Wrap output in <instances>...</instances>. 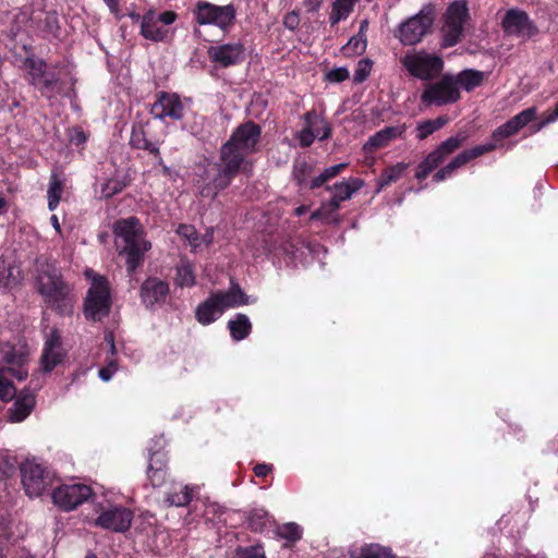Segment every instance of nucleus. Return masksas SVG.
Segmentation results:
<instances>
[{
  "label": "nucleus",
  "mask_w": 558,
  "mask_h": 558,
  "mask_svg": "<svg viewBox=\"0 0 558 558\" xmlns=\"http://www.w3.org/2000/svg\"><path fill=\"white\" fill-rule=\"evenodd\" d=\"M130 144L133 148L147 150L154 155L159 154V148L146 138L143 126H134L132 129Z\"/></svg>",
  "instance_id": "31"
},
{
  "label": "nucleus",
  "mask_w": 558,
  "mask_h": 558,
  "mask_svg": "<svg viewBox=\"0 0 558 558\" xmlns=\"http://www.w3.org/2000/svg\"><path fill=\"white\" fill-rule=\"evenodd\" d=\"M248 303L250 298L236 282L231 281V287L228 291L213 293L196 307L195 318L202 325H209L218 319L226 308Z\"/></svg>",
  "instance_id": "4"
},
{
  "label": "nucleus",
  "mask_w": 558,
  "mask_h": 558,
  "mask_svg": "<svg viewBox=\"0 0 558 558\" xmlns=\"http://www.w3.org/2000/svg\"><path fill=\"white\" fill-rule=\"evenodd\" d=\"M315 132L319 141H325L331 135V126L325 119H319V124Z\"/></svg>",
  "instance_id": "55"
},
{
  "label": "nucleus",
  "mask_w": 558,
  "mask_h": 558,
  "mask_svg": "<svg viewBox=\"0 0 558 558\" xmlns=\"http://www.w3.org/2000/svg\"><path fill=\"white\" fill-rule=\"evenodd\" d=\"M228 328L233 340L241 341L250 335L252 324L246 315L238 314L234 319L229 320Z\"/></svg>",
  "instance_id": "30"
},
{
  "label": "nucleus",
  "mask_w": 558,
  "mask_h": 558,
  "mask_svg": "<svg viewBox=\"0 0 558 558\" xmlns=\"http://www.w3.org/2000/svg\"><path fill=\"white\" fill-rule=\"evenodd\" d=\"M92 495V488L84 484L63 485L52 493V500L65 511L75 509Z\"/></svg>",
  "instance_id": "17"
},
{
  "label": "nucleus",
  "mask_w": 558,
  "mask_h": 558,
  "mask_svg": "<svg viewBox=\"0 0 558 558\" xmlns=\"http://www.w3.org/2000/svg\"><path fill=\"white\" fill-rule=\"evenodd\" d=\"M112 305L109 282L104 276H95L84 300V315L87 320L101 322Z\"/></svg>",
  "instance_id": "7"
},
{
  "label": "nucleus",
  "mask_w": 558,
  "mask_h": 558,
  "mask_svg": "<svg viewBox=\"0 0 558 558\" xmlns=\"http://www.w3.org/2000/svg\"><path fill=\"white\" fill-rule=\"evenodd\" d=\"M349 77V71L345 68H337L326 74V78L332 83H341Z\"/></svg>",
  "instance_id": "51"
},
{
  "label": "nucleus",
  "mask_w": 558,
  "mask_h": 558,
  "mask_svg": "<svg viewBox=\"0 0 558 558\" xmlns=\"http://www.w3.org/2000/svg\"><path fill=\"white\" fill-rule=\"evenodd\" d=\"M502 27L509 35L532 36L536 33V27L530 21L524 11L509 10L504 20Z\"/></svg>",
  "instance_id": "21"
},
{
  "label": "nucleus",
  "mask_w": 558,
  "mask_h": 558,
  "mask_svg": "<svg viewBox=\"0 0 558 558\" xmlns=\"http://www.w3.org/2000/svg\"><path fill=\"white\" fill-rule=\"evenodd\" d=\"M195 14L198 24H214L226 32L233 24L235 9L232 4L219 7L209 2L199 1L196 4Z\"/></svg>",
  "instance_id": "11"
},
{
  "label": "nucleus",
  "mask_w": 558,
  "mask_h": 558,
  "mask_svg": "<svg viewBox=\"0 0 558 558\" xmlns=\"http://www.w3.org/2000/svg\"><path fill=\"white\" fill-rule=\"evenodd\" d=\"M153 461L155 466H160V461H163V456L161 453L155 452L150 457V462Z\"/></svg>",
  "instance_id": "64"
},
{
  "label": "nucleus",
  "mask_w": 558,
  "mask_h": 558,
  "mask_svg": "<svg viewBox=\"0 0 558 558\" xmlns=\"http://www.w3.org/2000/svg\"><path fill=\"white\" fill-rule=\"evenodd\" d=\"M1 361L5 364L0 366L1 372L22 381L27 378L28 372L24 365L27 362V352L23 349H16L10 344H3L0 349Z\"/></svg>",
  "instance_id": "18"
},
{
  "label": "nucleus",
  "mask_w": 558,
  "mask_h": 558,
  "mask_svg": "<svg viewBox=\"0 0 558 558\" xmlns=\"http://www.w3.org/2000/svg\"><path fill=\"white\" fill-rule=\"evenodd\" d=\"M356 1L357 0H335L332 8L340 13H343L345 16H349Z\"/></svg>",
  "instance_id": "53"
},
{
  "label": "nucleus",
  "mask_w": 558,
  "mask_h": 558,
  "mask_svg": "<svg viewBox=\"0 0 558 558\" xmlns=\"http://www.w3.org/2000/svg\"><path fill=\"white\" fill-rule=\"evenodd\" d=\"M14 281L11 265L0 259V289L10 287Z\"/></svg>",
  "instance_id": "48"
},
{
  "label": "nucleus",
  "mask_w": 558,
  "mask_h": 558,
  "mask_svg": "<svg viewBox=\"0 0 558 558\" xmlns=\"http://www.w3.org/2000/svg\"><path fill=\"white\" fill-rule=\"evenodd\" d=\"M16 470V461L7 453L0 452V478L12 476Z\"/></svg>",
  "instance_id": "43"
},
{
  "label": "nucleus",
  "mask_w": 558,
  "mask_h": 558,
  "mask_svg": "<svg viewBox=\"0 0 558 558\" xmlns=\"http://www.w3.org/2000/svg\"><path fill=\"white\" fill-rule=\"evenodd\" d=\"M220 162L208 163L199 179V193L203 197L215 198L219 191L227 189L233 178L244 170L239 163L220 153Z\"/></svg>",
  "instance_id": "5"
},
{
  "label": "nucleus",
  "mask_w": 558,
  "mask_h": 558,
  "mask_svg": "<svg viewBox=\"0 0 558 558\" xmlns=\"http://www.w3.org/2000/svg\"><path fill=\"white\" fill-rule=\"evenodd\" d=\"M364 181L360 178H350L348 181L335 184L327 190H333V196L329 202L323 203L322 206L311 215V219H328L329 216L339 209L340 203L350 199L353 193L361 190Z\"/></svg>",
  "instance_id": "10"
},
{
  "label": "nucleus",
  "mask_w": 558,
  "mask_h": 558,
  "mask_svg": "<svg viewBox=\"0 0 558 558\" xmlns=\"http://www.w3.org/2000/svg\"><path fill=\"white\" fill-rule=\"evenodd\" d=\"M36 288L53 311L61 315L72 312L74 303L72 290L52 265L47 264L40 269L36 278Z\"/></svg>",
  "instance_id": "1"
},
{
  "label": "nucleus",
  "mask_w": 558,
  "mask_h": 558,
  "mask_svg": "<svg viewBox=\"0 0 558 558\" xmlns=\"http://www.w3.org/2000/svg\"><path fill=\"white\" fill-rule=\"evenodd\" d=\"M447 177H449L447 174V172L444 170V168L439 169L435 174H434V181L436 182H440L442 180H445Z\"/></svg>",
  "instance_id": "63"
},
{
  "label": "nucleus",
  "mask_w": 558,
  "mask_h": 558,
  "mask_svg": "<svg viewBox=\"0 0 558 558\" xmlns=\"http://www.w3.org/2000/svg\"><path fill=\"white\" fill-rule=\"evenodd\" d=\"M22 484L29 497H38L51 484L48 471L34 461H26L21 464Z\"/></svg>",
  "instance_id": "14"
},
{
  "label": "nucleus",
  "mask_w": 558,
  "mask_h": 558,
  "mask_svg": "<svg viewBox=\"0 0 558 558\" xmlns=\"http://www.w3.org/2000/svg\"><path fill=\"white\" fill-rule=\"evenodd\" d=\"M434 21V5L425 4L418 13L399 24L395 36L404 46L416 45L430 32Z\"/></svg>",
  "instance_id": "6"
},
{
  "label": "nucleus",
  "mask_w": 558,
  "mask_h": 558,
  "mask_svg": "<svg viewBox=\"0 0 558 558\" xmlns=\"http://www.w3.org/2000/svg\"><path fill=\"white\" fill-rule=\"evenodd\" d=\"M448 121L449 119L447 116H440L434 120H425L420 122L416 126V137L420 141L427 138L430 134L444 128Z\"/></svg>",
  "instance_id": "32"
},
{
  "label": "nucleus",
  "mask_w": 558,
  "mask_h": 558,
  "mask_svg": "<svg viewBox=\"0 0 558 558\" xmlns=\"http://www.w3.org/2000/svg\"><path fill=\"white\" fill-rule=\"evenodd\" d=\"M319 119L323 118L317 116V113L314 110L307 111L304 114L305 128L316 129L319 124Z\"/></svg>",
  "instance_id": "57"
},
{
  "label": "nucleus",
  "mask_w": 558,
  "mask_h": 558,
  "mask_svg": "<svg viewBox=\"0 0 558 558\" xmlns=\"http://www.w3.org/2000/svg\"><path fill=\"white\" fill-rule=\"evenodd\" d=\"M175 19H177L175 12L165 11L156 17V21H158L159 24L161 23L163 25H170L175 21Z\"/></svg>",
  "instance_id": "58"
},
{
  "label": "nucleus",
  "mask_w": 558,
  "mask_h": 558,
  "mask_svg": "<svg viewBox=\"0 0 558 558\" xmlns=\"http://www.w3.org/2000/svg\"><path fill=\"white\" fill-rule=\"evenodd\" d=\"M192 500V490L185 486L180 493L168 494L165 501L168 506L185 507Z\"/></svg>",
  "instance_id": "40"
},
{
  "label": "nucleus",
  "mask_w": 558,
  "mask_h": 558,
  "mask_svg": "<svg viewBox=\"0 0 558 558\" xmlns=\"http://www.w3.org/2000/svg\"><path fill=\"white\" fill-rule=\"evenodd\" d=\"M207 56L218 68H230L240 64L245 58V49L241 43L213 45L207 48Z\"/></svg>",
  "instance_id": "15"
},
{
  "label": "nucleus",
  "mask_w": 558,
  "mask_h": 558,
  "mask_svg": "<svg viewBox=\"0 0 558 558\" xmlns=\"http://www.w3.org/2000/svg\"><path fill=\"white\" fill-rule=\"evenodd\" d=\"M62 194V182L58 179L57 174L51 175L48 189V208L53 210L57 208Z\"/></svg>",
  "instance_id": "35"
},
{
  "label": "nucleus",
  "mask_w": 558,
  "mask_h": 558,
  "mask_svg": "<svg viewBox=\"0 0 558 558\" xmlns=\"http://www.w3.org/2000/svg\"><path fill=\"white\" fill-rule=\"evenodd\" d=\"M348 16H345L343 13H340L339 11L335 10L332 8L331 10V13H330V16H329V21H330V24L331 26H335L336 24H338L341 20H344L347 19Z\"/></svg>",
  "instance_id": "60"
},
{
  "label": "nucleus",
  "mask_w": 558,
  "mask_h": 558,
  "mask_svg": "<svg viewBox=\"0 0 558 558\" xmlns=\"http://www.w3.org/2000/svg\"><path fill=\"white\" fill-rule=\"evenodd\" d=\"M177 282L181 287L194 284V275L190 266H183L178 269Z\"/></svg>",
  "instance_id": "50"
},
{
  "label": "nucleus",
  "mask_w": 558,
  "mask_h": 558,
  "mask_svg": "<svg viewBox=\"0 0 558 558\" xmlns=\"http://www.w3.org/2000/svg\"><path fill=\"white\" fill-rule=\"evenodd\" d=\"M141 34L146 39L162 41L168 35V29L165 26H161L158 21H156L154 13H148L143 17Z\"/></svg>",
  "instance_id": "28"
},
{
  "label": "nucleus",
  "mask_w": 558,
  "mask_h": 558,
  "mask_svg": "<svg viewBox=\"0 0 558 558\" xmlns=\"http://www.w3.org/2000/svg\"><path fill=\"white\" fill-rule=\"evenodd\" d=\"M535 116H536V110H535V108L531 107V108H527V109L521 111L520 113H518L517 116H514L511 119H512V123H514L520 131L527 123L533 121L535 119Z\"/></svg>",
  "instance_id": "47"
},
{
  "label": "nucleus",
  "mask_w": 558,
  "mask_h": 558,
  "mask_svg": "<svg viewBox=\"0 0 558 558\" xmlns=\"http://www.w3.org/2000/svg\"><path fill=\"white\" fill-rule=\"evenodd\" d=\"M300 24V16L298 11H291L286 14L283 25L291 31H294Z\"/></svg>",
  "instance_id": "56"
},
{
  "label": "nucleus",
  "mask_w": 558,
  "mask_h": 558,
  "mask_svg": "<svg viewBox=\"0 0 558 558\" xmlns=\"http://www.w3.org/2000/svg\"><path fill=\"white\" fill-rule=\"evenodd\" d=\"M484 81V73L473 69H465L454 76L456 86L460 85L470 92L480 86Z\"/></svg>",
  "instance_id": "29"
},
{
  "label": "nucleus",
  "mask_w": 558,
  "mask_h": 558,
  "mask_svg": "<svg viewBox=\"0 0 558 558\" xmlns=\"http://www.w3.org/2000/svg\"><path fill=\"white\" fill-rule=\"evenodd\" d=\"M65 350L62 347L61 335L53 328L46 338L45 347L40 357L41 371L50 373L65 357Z\"/></svg>",
  "instance_id": "19"
},
{
  "label": "nucleus",
  "mask_w": 558,
  "mask_h": 558,
  "mask_svg": "<svg viewBox=\"0 0 558 558\" xmlns=\"http://www.w3.org/2000/svg\"><path fill=\"white\" fill-rule=\"evenodd\" d=\"M24 64L27 69L26 80L28 84L38 89L43 97L48 100H52L57 96L72 98L74 89L65 90L64 82L54 71L49 70L46 61L35 57H27Z\"/></svg>",
  "instance_id": "2"
},
{
  "label": "nucleus",
  "mask_w": 558,
  "mask_h": 558,
  "mask_svg": "<svg viewBox=\"0 0 558 558\" xmlns=\"http://www.w3.org/2000/svg\"><path fill=\"white\" fill-rule=\"evenodd\" d=\"M347 167V163H338L326 168L319 175L315 177L311 183L310 189L314 190L322 186L324 183L335 178L342 169Z\"/></svg>",
  "instance_id": "34"
},
{
  "label": "nucleus",
  "mask_w": 558,
  "mask_h": 558,
  "mask_svg": "<svg viewBox=\"0 0 558 558\" xmlns=\"http://www.w3.org/2000/svg\"><path fill=\"white\" fill-rule=\"evenodd\" d=\"M126 186V184L119 180H110L106 184H104L101 189V194L106 198H110L116 194L122 192V190Z\"/></svg>",
  "instance_id": "49"
},
{
  "label": "nucleus",
  "mask_w": 558,
  "mask_h": 558,
  "mask_svg": "<svg viewBox=\"0 0 558 558\" xmlns=\"http://www.w3.org/2000/svg\"><path fill=\"white\" fill-rule=\"evenodd\" d=\"M150 113L160 120L168 117L180 120L183 118V105L177 94L161 92L158 99L151 106Z\"/></svg>",
  "instance_id": "20"
},
{
  "label": "nucleus",
  "mask_w": 558,
  "mask_h": 558,
  "mask_svg": "<svg viewBox=\"0 0 558 558\" xmlns=\"http://www.w3.org/2000/svg\"><path fill=\"white\" fill-rule=\"evenodd\" d=\"M179 234L185 236L191 244L198 245V236L195 229L192 226L181 225L178 230Z\"/></svg>",
  "instance_id": "54"
},
{
  "label": "nucleus",
  "mask_w": 558,
  "mask_h": 558,
  "mask_svg": "<svg viewBox=\"0 0 558 558\" xmlns=\"http://www.w3.org/2000/svg\"><path fill=\"white\" fill-rule=\"evenodd\" d=\"M316 136V132H315V129H308V128H304L300 133H299V141H300V145L302 147H308L313 144L314 140H315Z\"/></svg>",
  "instance_id": "52"
},
{
  "label": "nucleus",
  "mask_w": 558,
  "mask_h": 558,
  "mask_svg": "<svg viewBox=\"0 0 558 558\" xmlns=\"http://www.w3.org/2000/svg\"><path fill=\"white\" fill-rule=\"evenodd\" d=\"M404 131V124L387 126L372 135L364 144L363 149L365 153H374L379 148L386 147L392 140L401 137Z\"/></svg>",
  "instance_id": "25"
},
{
  "label": "nucleus",
  "mask_w": 558,
  "mask_h": 558,
  "mask_svg": "<svg viewBox=\"0 0 558 558\" xmlns=\"http://www.w3.org/2000/svg\"><path fill=\"white\" fill-rule=\"evenodd\" d=\"M314 167L306 160H298L293 167V177L300 186H303L310 175L313 173Z\"/></svg>",
  "instance_id": "38"
},
{
  "label": "nucleus",
  "mask_w": 558,
  "mask_h": 558,
  "mask_svg": "<svg viewBox=\"0 0 558 558\" xmlns=\"http://www.w3.org/2000/svg\"><path fill=\"white\" fill-rule=\"evenodd\" d=\"M367 40L365 35L353 36L342 48L345 56H360L366 50Z\"/></svg>",
  "instance_id": "37"
},
{
  "label": "nucleus",
  "mask_w": 558,
  "mask_h": 558,
  "mask_svg": "<svg viewBox=\"0 0 558 558\" xmlns=\"http://www.w3.org/2000/svg\"><path fill=\"white\" fill-rule=\"evenodd\" d=\"M165 466V461H160V466H155L153 461L149 462L147 476L153 487H160L166 482Z\"/></svg>",
  "instance_id": "39"
},
{
  "label": "nucleus",
  "mask_w": 558,
  "mask_h": 558,
  "mask_svg": "<svg viewBox=\"0 0 558 558\" xmlns=\"http://www.w3.org/2000/svg\"><path fill=\"white\" fill-rule=\"evenodd\" d=\"M459 98L460 92L456 86L454 76L451 74H445L439 82L428 84L421 96L422 102L426 106L451 104Z\"/></svg>",
  "instance_id": "13"
},
{
  "label": "nucleus",
  "mask_w": 558,
  "mask_h": 558,
  "mask_svg": "<svg viewBox=\"0 0 558 558\" xmlns=\"http://www.w3.org/2000/svg\"><path fill=\"white\" fill-rule=\"evenodd\" d=\"M260 136L262 129L257 123L253 121L242 123L221 146L220 153L245 169L246 166L250 165L246 157L257 151V145L260 141Z\"/></svg>",
  "instance_id": "3"
},
{
  "label": "nucleus",
  "mask_w": 558,
  "mask_h": 558,
  "mask_svg": "<svg viewBox=\"0 0 558 558\" xmlns=\"http://www.w3.org/2000/svg\"><path fill=\"white\" fill-rule=\"evenodd\" d=\"M168 292V283L157 278L146 279L141 287V298L147 307L163 302Z\"/></svg>",
  "instance_id": "24"
},
{
  "label": "nucleus",
  "mask_w": 558,
  "mask_h": 558,
  "mask_svg": "<svg viewBox=\"0 0 558 558\" xmlns=\"http://www.w3.org/2000/svg\"><path fill=\"white\" fill-rule=\"evenodd\" d=\"M277 534L281 538L290 542H296L301 538L302 532L296 523L290 522L278 526Z\"/></svg>",
  "instance_id": "41"
},
{
  "label": "nucleus",
  "mask_w": 558,
  "mask_h": 558,
  "mask_svg": "<svg viewBox=\"0 0 558 558\" xmlns=\"http://www.w3.org/2000/svg\"><path fill=\"white\" fill-rule=\"evenodd\" d=\"M229 558H265L260 546L238 547Z\"/></svg>",
  "instance_id": "42"
},
{
  "label": "nucleus",
  "mask_w": 558,
  "mask_h": 558,
  "mask_svg": "<svg viewBox=\"0 0 558 558\" xmlns=\"http://www.w3.org/2000/svg\"><path fill=\"white\" fill-rule=\"evenodd\" d=\"M356 558H396L388 547L378 544H371L362 548L361 555Z\"/></svg>",
  "instance_id": "36"
},
{
  "label": "nucleus",
  "mask_w": 558,
  "mask_h": 558,
  "mask_svg": "<svg viewBox=\"0 0 558 558\" xmlns=\"http://www.w3.org/2000/svg\"><path fill=\"white\" fill-rule=\"evenodd\" d=\"M494 148H495V146L493 144H487V145H478L471 149L463 150L462 153L458 154L448 165H446L442 168L447 172L448 175H451L457 169L466 165L469 161L484 155L485 153L493 150Z\"/></svg>",
  "instance_id": "27"
},
{
  "label": "nucleus",
  "mask_w": 558,
  "mask_h": 558,
  "mask_svg": "<svg viewBox=\"0 0 558 558\" xmlns=\"http://www.w3.org/2000/svg\"><path fill=\"white\" fill-rule=\"evenodd\" d=\"M267 512L264 510H254L248 517V526L252 531H262L266 524Z\"/></svg>",
  "instance_id": "46"
},
{
  "label": "nucleus",
  "mask_w": 558,
  "mask_h": 558,
  "mask_svg": "<svg viewBox=\"0 0 558 558\" xmlns=\"http://www.w3.org/2000/svg\"><path fill=\"white\" fill-rule=\"evenodd\" d=\"M133 512L121 506L104 510L95 520V525L116 533L126 532L132 524Z\"/></svg>",
  "instance_id": "16"
},
{
  "label": "nucleus",
  "mask_w": 558,
  "mask_h": 558,
  "mask_svg": "<svg viewBox=\"0 0 558 558\" xmlns=\"http://www.w3.org/2000/svg\"><path fill=\"white\" fill-rule=\"evenodd\" d=\"M468 138L465 132H458L437 146L427 157L417 166L415 177L424 180L452 153H454Z\"/></svg>",
  "instance_id": "8"
},
{
  "label": "nucleus",
  "mask_w": 558,
  "mask_h": 558,
  "mask_svg": "<svg viewBox=\"0 0 558 558\" xmlns=\"http://www.w3.org/2000/svg\"><path fill=\"white\" fill-rule=\"evenodd\" d=\"M113 233L117 236L118 247L122 246L120 241L123 245H129L145 240L136 217L118 220L113 226Z\"/></svg>",
  "instance_id": "22"
},
{
  "label": "nucleus",
  "mask_w": 558,
  "mask_h": 558,
  "mask_svg": "<svg viewBox=\"0 0 558 558\" xmlns=\"http://www.w3.org/2000/svg\"><path fill=\"white\" fill-rule=\"evenodd\" d=\"M468 17L469 9L465 1H454L449 5L442 27V47H453L460 41Z\"/></svg>",
  "instance_id": "9"
},
{
  "label": "nucleus",
  "mask_w": 558,
  "mask_h": 558,
  "mask_svg": "<svg viewBox=\"0 0 558 558\" xmlns=\"http://www.w3.org/2000/svg\"><path fill=\"white\" fill-rule=\"evenodd\" d=\"M401 62L411 75L421 80L436 77L444 68V61L440 57L430 56L423 51L407 54Z\"/></svg>",
  "instance_id": "12"
},
{
  "label": "nucleus",
  "mask_w": 558,
  "mask_h": 558,
  "mask_svg": "<svg viewBox=\"0 0 558 558\" xmlns=\"http://www.w3.org/2000/svg\"><path fill=\"white\" fill-rule=\"evenodd\" d=\"M148 250H150V243L146 240L121 246L120 255L126 257V269L130 274L134 272L142 265L144 254Z\"/></svg>",
  "instance_id": "26"
},
{
  "label": "nucleus",
  "mask_w": 558,
  "mask_h": 558,
  "mask_svg": "<svg viewBox=\"0 0 558 558\" xmlns=\"http://www.w3.org/2000/svg\"><path fill=\"white\" fill-rule=\"evenodd\" d=\"M271 471V466L265 463L257 464L254 468V473L258 477L266 476Z\"/></svg>",
  "instance_id": "59"
},
{
  "label": "nucleus",
  "mask_w": 558,
  "mask_h": 558,
  "mask_svg": "<svg viewBox=\"0 0 558 558\" xmlns=\"http://www.w3.org/2000/svg\"><path fill=\"white\" fill-rule=\"evenodd\" d=\"M373 62L369 59H362L357 63L354 71L353 81L355 83H363L369 75Z\"/></svg>",
  "instance_id": "45"
},
{
  "label": "nucleus",
  "mask_w": 558,
  "mask_h": 558,
  "mask_svg": "<svg viewBox=\"0 0 558 558\" xmlns=\"http://www.w3.org/2000/svg\"><path fill=\"white\" fill-rule=\"evenodd\" d=\"M323 0H305L304 4L308 12H316L319 10Z\"/></svg>",
  "instance_id": "61"
},
{
  "label": "nucleus",
  "mask_w": 558,
  "mask_h": 558,
  "mask_svg": "<svg viewBox=\"0 0 558 558\" xmlns=\"http://www.w3.org/2000/svg\"><path fill=\"white\" fill-rule=\"evenodd\" d=\"M405 168L407 166L401 162L392 167L386 168L378 179L379 189H383L384 186H387L390 183L398 181L402 175L403 171L405 170Z\"/></svg>",
  "instance_id": "33"
},
{
  "label": "nucleus",
  "mask_w": 558,
  "mask_h": 558,
  "mask_svg": "<svg viewBox=\"0 0 558 558\" xmlns=\"http://www.w3.org/2000/svg\"><path fill=\"white\" fill-rule=\"evenodd\" d=\"M519 132V129L514 123H512V119L508 120L506 123L496 129L493 133V138L495 141H500L502 138L510 137Z\"/></svg>",
  "instance_id": "44"
},
{
  "label": "nucleus",
  "mask_w": 558,
  "mask_h": 558,
  "mask_svg": "<svg viewBox=\"0 0 558 558\" xmlns=\"http://www.w3.org/2000/svg\"><path fill=\"white\" fill-rule=\"evenodd\" d=\"M99 378L102 379L104 381H108L109 379H111L112 375H113V371L110 369L109 367H104L101 369H99Z\"/></svg>",
  "instance_id": "62"
},
{
  "label": "nucleus",
  "mask_w": 558,
  "mask_h": 558,
  "mask_svg": "<svg viewBox=\"0 0 558 558\" xmlns=\"http://www.w3.org/2000/svg\"><path fill=\"white\" fill-rule=\"evenodd\" d=\"M35 404V393L29 388H24L16 396L12 407L8 409V420L12 423L23 422L32 413Z\"/></svg>",
  "instance_id": "23"
}]
</instances>
